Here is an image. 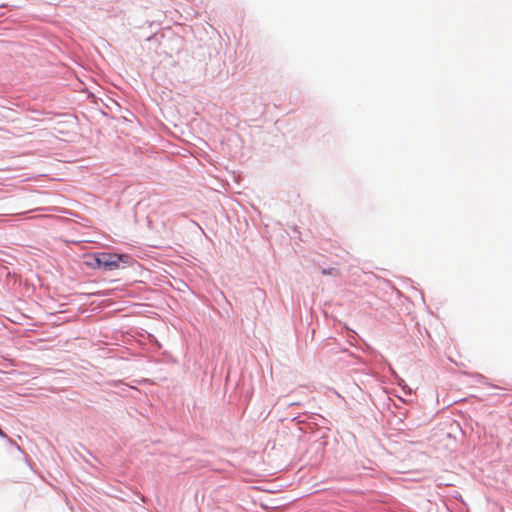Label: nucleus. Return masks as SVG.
Returning <instances> with one entry per match:
<instances>
[{"instance_id": "nucleus-4", "label": "nucleus", "mask_w": 512, "mask_h": 512, "mask_svg": "<svg viewBox=\"0 0 512 512\" xmlns=\"http://www.w3.org/2000/svg\"><path fill=\"white\" fill-rule=\"evenodd\" d=\"M0 436H2V437H5V436H6V435H5V433L2 431V429H1V428H0Z\"/></svg>"}, {"instance_id": "nucleus-3", "label": "nucleus", "mask_w": 512, "mask_h": 512, "mask_svg": "<svg viewBox=\"0 0 512 512\" xmlns=\"http://www.w3.org/2000/svg\"><path fill=\"white\" fill-rule=\"evenodd\" d=\"M0 436H2V437H5V436H6V435H5V433L2 431V429H1V428H0Z\"/></svg>"}, {"instance_id": "nucleus-2", "label": "nucleus", "mask_w": 512, "mask_h": 512, "mask_svg": "<svg viewBox=\"0 0 512 512\" xmlns=\"http://www.w3.org/2000/svg\"><path fill=\"white\" fill-rule=\"evenodd\" d=\"M336 273H337V270L335 268L322 269L323 275H334Z\"/></svg>"}, {"instance_id": "nucleus-1", "label": "nucleus", "mask_w": 512, "mask_h": 512, "mask_svg": "<svg viewBox=\"0 0 512 512\" xmlns=\"http://www.w3.org/2000/svg\"><path fill=\"white\" fill-rule=\"evenodd\" d=\"M86 264L91 267L103 268L105 270H116L120 268V263L130 265L132 258L127 254H115V253H96L88 255Z\"/></svg>"}]
</instances>
